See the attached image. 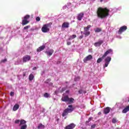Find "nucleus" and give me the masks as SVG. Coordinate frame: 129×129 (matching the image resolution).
<instances>
[{
    "instance_id": "obj_1",
    "label": "nucleus",
    "mask_w": 129,
    "mask_h": 129,
    "mask_svg": "<svg viewBox=\"0 0 129 129\" xmlns=\"http://www.w3.org/2000/svg\"><path fill=\"white\" fill-rule=\"evenodd\" d=\"M96 14L99 19H105L109 16V10L106 8L99 7L97 10Z\"/></svg>"
},
{
    "instance_id": "obj_38",
    "label": "nucleus",
    "mask_w": 129,
    "mask_h": 129,
    "mask_svg": "<svg viewBox=\"0 0 129 129\" xmlns=\"http://www.w3.org/2000/svg\"><path fill=\"white\" fill-rule=\"evenodd\" d=\"M67 45H68V46L71 45V42L68 41L67 42Z\"/></svg>"
},
{
    "instance_id": "obj_20",
    "label": "nucleus",
    "mask_w": 129,
    "mask_h": 129,
    "mask_svg": "<svg viewBox=\"0 0 129 129\" xmlns=\"http://www.w3.org/2000/svg\"><path fill=\"white\" fill-rule=\"evenodd\" d=\"M29 23H30V21H29V20H25L24 19H23L22 20V26H25V25L29 24Z\"/></svg>"
},
{
    "instance_id": "obj_37",
    "label": "nucleus",
    "mask_w": 129,
    "mask_h": 129,
    "mask_svg": "<svg viewBox=\"0 0 129 129\" xmlns=\"http://www.w3.org/2000/svg\"><path fill=\"white\" fill-rule=\"evenodd\" d=\"M10 95L11 96H14L15 95V93H14V92H11Z\"/></svg>"
},
{
    "instance_id": "obj_9",
    "label": "nucleus",
    "mask_w": 129,
    "mask_h": 129,
    "mask_svg": "<svg viewBox=\"0 0 129 129\" xmlns=\"http://www.w3.org/2000/svg\"><path fill=\"white\" fill-rule=\"evenodd\" d=\"M112 52H113V50L112 49H109L107 50L103 55V58H105V57H106V56H107L108 54H111V53L112 54Z\"/></svg>"
},
{
    "instance_id": "obj_29",
    "label": "nucleus",
    "mask_w": 129,
    "mask_h": 129,
    "mask_svg": "<svg viewBox=\"0 0 129 129\" xmlns=\"http://www.w3.org/2000/svg\"><path fill=\"white\" fill-rule=\"evenodd\" d=\"M31 28V26L28 25L24 27L23 30H28V29H30Z\"/></svg>"
},
{
    "instance_id": "obj_30",
    "label": "nucleus",
    "mask_w": 129,
    "mask_h": 129,
    "mask_svg": "<svg viewBox=\"0 0 129 129\" xmlns=\"http://www.w3.org/2000/svg\"><path fill=\"white\" fill-rule=\"evenodd\" d=\"M44 97H46V98H48L50 96V94H48V93H45L44 95Z\"/></svg>"
},
{
    "instance_id": "obj_44",
    "label": "nucleus",
    "mask_w": 129,
    "mask_h": 129,
    "mask_svg": "<svg viewBox=\"0 0 129 129\" xmlns=\"http://www.w3.org/2000/svg\"><path fill=\"white\" fill-rule=\"evenodd\" d=\"M69 93V91H66V93Z\"/></svg>"
},
{
    "instance_id": "obj_17",
    "label": "nucleus",
    "mask_w": 129,
    "mask_h": 129,
    "mask_svg": "<svg viewBox=\"0 0 129 129\" xmlns=\"http://www.w3.org/2000/svg\"><path fill=\"white\" fill-rule=\"evenodd\" d=\"M19 108H20V105L16 104L13 107V111H17V110H18Z\"/></svg>"
},
{
    "instance_id": "obj_35",
    "label": "nucleus",
    "mask_w": 129,
    "mask_h": 129,
    "mask_svg": "<svg viewBox=\"0 0 129 129\" xmlns=\"http://www.w3.org/2000/svg\"><path fill=\"white\" fill-rule=\"evenodd\" d=\"M7 58H5L1 60V63H5L7 62Z\"/></svg>"
},
{
    "instance_id": "obj_13",
    "label": "nucleus",
    "mask_w": 129,
    "mask_h": 129,
    "mask_svg": "<svg viewBox=\"0 0 129 129\" xmlns=\"http://www.w3.org/2000/svg\"><path fill=\"white\" fill-rule=\"evenodd\" d=\"M84 17V13L83 12H81L78 14V16L77 17V20L78 21H81L83 17Z\"/></svg>"
},
{
    "instance_id": "obj_27",
    "label": "nucleus",
    "mask_w": 129,
    "mask_h": 129,
    "mask_svg": "<svg viewBox=\"0 0 129 129\" xmlns=\"http://www.w3.org/2000/svg\"><path fill=\"white\" fill-rule=\"evenodd\" d=\"M94 31H95V33H99V32H101V31H102V30L101 29V28H97L95 29H94Z\"/></svg>"
},
{
    "instance_id": "obj_6",
    "label": "nucleus",
    "mask_w": 129,
    "mask_h": 129,
    "mask_svg": "<svg viewBox=\"0 0 129 129\" xmlns=\"http://www.w3.org/2000/svg\"><path fill=\"white\" fill-rule=\"evenodd\" d=\"M110 61H111V57L107 56L104 59L105 64L103 66V68L107 67V66H108V64L110 62Z\"/></svg>"
},
{
    "instance_id": "obj_2",
    "label": "nucleus",
    "mask_w": 129,
    "mask_h": 129,
    "mask_svg": "<svg viewBox=\"0 0 129 129\" xmlns=\"http://www.w3.org/2000/svg\"><path fill=\"white\" fill-rule=\"evenodd\" d=\"M68 107L69 108H67L63 110L62 114V116L63 117H64V116H66V115H68L69 113H71V112H72V111H73L75 109V108L73 107V105H69Z\"/></svg>"
},
{
    "instance_id": "obj_46",
    "label": "nucleus",
    "mask_w": 129,
    "mask_h": 129,
    "mask_svg": "<svg viewBox=\"0 0 129 129\" xmlns=\"http://www.w3.org/2000/svg\"><path fill=\"white\" fill-rule=\"evenodd\" d=\"M66 83H68V82H66Z\"/></svg>"
},
{
    "instance_id": "obj_18",
    "label": "nucleus",
    "mask_w": 129,
    "mask_h": 129,
    "mask_svg": "<svg viewBox=\"0 0 129 129\" xmlns=\"http://www.w3.org/2000/svg\"><path fill=\"white\" fill-rule=\"evenodd\" d=\"M45 53L48 55V56H52L54 53V50L50 49L49 51H46Z\"/></svg>"
},
{
    "instance_id": "obj_25",
    "label": "nucleus",
    "mask_w": 129,
    "mask_h": 129,
    "mask_svg": "<svg viewBox=\"0 0 129 129\" xmlns=\"http://www.w3.org/2000/svg\"><path fill=\"white\" fill-rule=\"evenodd\" d=\"M104 59V57H103V55L101 57L99 58L97 60V63H101V62H102V60Z\"/></svg>"
},
{
    "instance_id": "obj_23",
    "label": "nucleus",
    "mask_w": 129,
    "mask_h": 129,
    "mask_svg": "<svg viewBox=\"0 0 129 129\" xmlns=\"http://www.w3.org/2000/svg\"><path fill=\"white\" fill-rule=\"evenodd\" d=\"M35 78V76H34V75L33 74H31L29 76V81H32Z\"/></svg>"
},
{
    "instance_id": "obj_10",
    "label": "nucleus",
    "mask_w": 129,
    "mask_h": 129,
    "mask_svg": "<svg viewBox=\"0 0 129 129\" xmlns=\"http://www.w3.org/2000/svg\"><path fill=\"white\" fill-rule=\"evenodd\" d=\"M91 59H92V55L90 54L84 58L83 61L84 63H87V61H90Z\"/></svg>"
},
{
    "instance_id": "obj_4",
    "label": "nucleus",
    "mask_w": 129,
    "mask_h": 129,
    "mask_svg": "<svg viewBox=\"0 0 129 129\" xmlns=\"http://www.w3.org/2000/svg\"><path fill=\"white\" fill-rule=\"evenodd\" d=\"M52 26V23L44 24L41 28V31L43 33H48L50 32V28Z\"/></svg>"
},
{
    "instance_id": "obj_42",
    "label": "nucleus",
    "mask_w": 129,
    "mask_h": 129,
    "mask_svg": "<svg viewBox=\"0 0 129 129\" xmlns=\"http://www.w3.org/2000/svg\"><path fill=\"white\" fill-rule=\"evenodd\" d=\"M89 122H90V121H89V120L86 121V124L87 125V124H88V123H89Z\"/></svg>"
},
{
    "instance_id": "obj_16",
    "label": "nucleus",
    "mask_w": 129,
    "mask_h": 129,
    "mask_svg": "<svg viewBox=\"0 0 129 129\" xmlns=\"http://www.w3.org/2000/svg\"><path fill=\"white\" fill-rule=\"evenodd\" d=\"M45 48H46V46L45 45H42L41 46H40L39 47H38L36 51L37 52H41V51H43V50H44V49H45Z\"/></svg>"
},
{
    "instance_id": "obj_43",
    "label": "nucleus",
    "mask_w": 129,
    "mask_h": 129,
    "mask_svg": "<svg viewBox=\"0 0 129 129\" xmlns=\"http://www.w3.org/2000/svg\"><path fill=\"white\" fill-rule=\"evenodd\" d=\"M98 114L99 115H100L101 114V112H99L98 113Z\"/></svg>"
},
{
    "instance_id": "obj_8",
    "label": "nucleus",
    "mask_w": 129,
    "mask_h": 129,
    "mask_svg": "<svg viewBox=\"0 0 129 129\" xmlns=\"http://www.w3.org/2000/svg\"><path fill=\"white\" fill-rule=\"evenodd\" d=\"M31 60V56L29 55H24L23 57V62L26 63Z\"/></svg>"
},
{
    "instance_id": "obj_26",
    "label": "nucleus",
    "mask_w": 129,
    "mask_h": 129,
    "mask_svg": "<svg viewBox=\"0 0 129 129\" xmlns=\"http://www.w3.org/2000/svg\"><path fill=\"white\" fill-rule=\"evenodd\" d=\"M31 18V16L29 15H26L24 17V19L25 21H28V20L29 19V18Z\"/></svg>"
},
{
    "instance_id": "obj_41",
    "label": "nucleus",
    "mask_w": 129,
    "mask_h": 129,
    "mask_svg": "<svg viewBox=\"0 0 129 129\" xmlns=\"http://www.w3.org/2000/svg\"><path fill=\"white\" fill-rule=\"evenodd\" d=\"M91 119H92V117H90L89 119H88V120L89 121H91Z\"/></svg>"
},
{
    "instance_id": "obj_40",
    "label": "nucleus",
    "mask_w": 129,
    "mask_h": 129,
    "mask_svg": "<svg viewBox=\"0 0 129 129\" xmlns=\"http://www.w3.org/2000/svg\"><path fill=\"white\" fill-rule=\"evenodd\" d=\"M32 70H37V67H34L33 69H32Z\"/></svg>"
},
{
    "instance_id": "obj_32",
    "label": "nucleus",
    "mask_w": 129,
    "mask_h": 129,
    "mask_svg": "<svg viewBox=\"0 0 129 129\" xmlns=\"http://www.w3.org/2000/svg\"><path fill=\"white\" fill-rule=\"evenodd\" d=\"M20 121H21V120H20V119L16 120L15 121V123L19 124V123H20Z\"/></svg>"
},
{
    "instance_id": "obj_33",
    "label": "nucleus",
    "mask_w": 129,
    "mask_h": 129,
    "mask_svg": "<svg viewBox=\"0 0 129 129\" xmlns=\"http://www.w3.org/2000/svg\"><path fill=\"white\" fill-rule=\"evenodd\" d=\"M35 20L37 22H39V21L41 20V18L39 17H37L36 18Z\"/></svg>"
},
{
    "instance_id": "obj_36",
    "label": "nucleus",
    "mask_w": 129,
    "mask_h": 129,
    "mask_svg": "<svg viewBox=\"0 0 129 129\" xmlns=\"http://www.w3.org/2000/svg\"><path fill=\"white\" fill-rule=\"evenodd\" d=\"M95 126H96V124H93V125H91V129H92V128H95Z\"/></svg>"
},
{
    "instance_id": "obj_15",
    "label": "nucleus",
    "mask_w": 129,
    "mask_h": 129,
    "mask_svg": "<svg viewBox=\"0 0 129 129\" xmlns=\"http://www.w3.org/2000/svg\"><path fill=\"white\" fill-rule=\"evenodd\" d=\"M111 108L109 107H106L103 111V112L104 114H107L108 113H109L110 111Z\"/></svg>"
},
{
    "instance_id": "obj_19",
    "label": "nucleus",
    "mask_w": 129,
    "mask_h": 129,
    "mask_svg": "<svg viewBox=\"0 0 129 129\" xmlns=\"http://www.w3.org/2000/svg\"><path fill=\"white\" fill-rule=\"evenodd\" d=\"M127 111H129V105L122 110V113H126Z\"/></svg>"
},
{
    "instance_id": "obj_12",
    "label": "nucleus",
    "mask_w": 129,
    "mask_h": 129,
    "mask_svg": "<svg viewBox=\"0 0 129 129\" xmlns=\"http://www.w3.org/2000/svg\"><path fill=\"white\" fill-rule=\"evenodd\" d=\"M102 44H103V40H100L98 42H95L94 44V46H95V47H100Z\"/></svg>"
},
{
    "instance_id": "obj_11",
    "label": "nucleus",
    "mask_w": 129,
    "mask_h": 129,
    "mask_svg": "<svg viewBox=\"0 0 129 129\" xmlns=\"http://www.w3.org/2000/svg\"><path fill=\"white\" fill-rule=\"evenodd\" d=\"M75 126H76V125L75 124H74V123H72L69 125H68L67 126H66L64 128L65 129H74V127H75Z\"/></svg>"
},
{
    "instance_id": "obj_22",
    "label": "nucleus",
    "mask_w": 129,
    "mask_h": 129,
    "mask_svg": "<svg viewBox=\"0 0 129 129\" xmlns=\"http://www.w3.org/2000/svg\"><path fill=\"white\" fill-rule=\"evenodd\" d=\"M38 129H44L45 128V125H43L42 123H39L37 126Z\"/></svg>"
},
{
    "instance_id": "obj_5",
    "label": "nucleus",
    "mask_w": 129,
    "mask_h": 129,
    "mask_svg": "<svg viewBox=\"0 0 129 129\" xmlns=\"http://www.w3.org/2000/svg\"><path fill=\"white\" fill-rule=\"evenodd\" d=\"M90 28H91V25H88L87 27H84V35H85V37H88L90 35V31H89Z\"/></svg>"
},
{
    "instance_id": "obj_3",
    "label": "nucleus",
    "mask_w": 129,
    "mask_h": 129,
    "mask_svg": "<svg viewBox=\"0 0 129 129\" xmlns=\"http://www.w3.org/2000/svg\"><path fill=\"white\" fill-rule=\"evenodd\" d=\"M61 100L64 102H68L69 104H71L74 102V99L73 98H69L68 95L62 96Z\"/></svg>"
},
{
    "instance_id": "obj_7",
    "label": "nucleus",
    "mask_w": 129,
    "mask_h": 129,
    "mask_svg": "<svg viewBox=\"0 0 129 129\" xmlns=\"http://www.w3.org/2000/svg\"><path fill=\"white\" fill-rule=\"evenodd\" d=\"M127 30V27L126 26H123L120 27L119 30L118 31V35H121L123 32H125Z\"/></svg>"
},
{
    "instance_id": "obj_47",
    "label": "nucleus",
    "mask_w": 129,
    "mask_h": 129,
    "mask_svg": "<svg viewBox=\"0 0 129 129\" xmlns=\"http://www.w3.org/2000/svg\"><path fill=\"white\" fill-rule=\"evenodd\" d=\"M26 75H24V76H25Z\"/></svg>"
},
{
    "instance_id": "obj_21",
    "label": "nucleus",
    "mask_w": 129,
    "mask_h": 129,
    "mask_svg": "<svg viewBox=\"0 0 129 129\" xmlns=\"http://www.w3.org/2000/svg\"><path fill=\"white\" fill-rule=\"evenodd\" d=\"M26 123H27V121L26 120H25L24 119H21L20 121V123L19 124V126L27 124Z\"/></svg>"
},
{
    "instance_id": "obj_34",
    "label": "nucleus",
    "mask_w": 129,
    "mask_h": 129,
    "mask_svg": "<svg viewBox=\"0 0 129 129\" xmlns=\"http://www.w3.org/2000/svg\"><path fill=\"white\" fill-rule=\"evenodd\" d=\"M51 81V79H47L45 81V83H49Z\"/></svg>"
},
{
    "instance_id": "obj_39",
    "label": "nucleus",
    "mask_w": 129,
    "mask_h": 129,
    "mask_svg": "<svg viewBox=\"0 0 129 129\" xmlns=\"http://www.w3.org/2000/svg\"><path fill=\"white\" fill-rule=\"evenodd\" d=\"M83 35H81V36H79V39H80V40H81V39H83Z\"/></svg>"
},
{
    "instance_id": "obj_45",
    "label": "nucleus",
    "mask_w": 129,
    "mask_h": 129,
    "mask_svg": "<svg viewBox=\"0 0 129 129\" xmlns=\"http://www.w3.org/2000/svg\"><path fill=\"white\" fill-rule=\"evenodd\" d=\"M82 33H83V32L81 31V33L82 34Z\"/></svg>"
},
{
    "instance_id": "obj_31",
    "label": "nucleus",
    "mask_w": 129,
    "mask_h": 129,
    "mask_svg": "<svg viewBox=\"0 0 129 129\" xmlns=\"http://www.w3.org/2000/svg\"><path fill=\"white\" fill-rule=\"evenodd\" d=\"M117 122V120H116V118H113V119H112V122L113 123H115L116 122Z\"/></svg>"
},
{
    "instance_id": "obj_24",
    "label": "nucleus",
    "mask_w": 129,
    "mask_h": 129,
    "mask_svg": "<svg viewBox=\"0 0 129 129\" xmlns=\"http://www.w3.org/2000/svg\"><path fill=\"white\" fill-rule=\"evenodd\" d=\"M76 37H77L76 35L73 34L72 35H71L70 36V38H69L68 39V40H69V41H70V40H73V39H75V38H76Z\"/></svg>"
},
{
    "instance_id": "obj_28",
    "label": "nucleus",
    "mask_w": 129,
    "mask_h": 129,
    "mask_svg": "<svg viewBox=\"0 0 129 129\" xmlns=\"http://www.w3.org/2000/svg\"><path fill=\"white\" fill-rule=\"evenodd\" d=\"M27 124L22 125L20 129H27Z\"/></svg>"
},
{
    "instance_id": "obj_14",
    "label": "nucleus",
    "mask_w": 129,
    "mask_h": 129,
    "mask_svg": "<svg viewBox=\"0 0 129 129\" xmlns=\"http://www.w3.org/2000/svg\"><path fill=\"white\" fill-rule=\"evenodd\" d=\"M70 25V23H69V22H65L62 24L61 28L63 29H68Z\"/></svg>"
}]
</instances>
